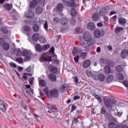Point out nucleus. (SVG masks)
<instances>
[{
  "label": "nucleus",
  "instance_id": "nucleus-50",
  "mask_svg": "<svg viewBox=\"0 0 128 128\" xmlns=\"http://www.w3.org/2000/svg\"><path fill=\"white\" fill-rule=\"evenodd\" d=\"M30 56L32 55H27L26 56H25L24 60V62H28V60H30L32 58L30 57Z\"/></svg>",
  "mask_w": 128,
  "mask_h": 128
},
{
  "label": "nucleus",
  "instance_id": "nucleus-53",
  "mask_svg": "<svg viewBox=\"0 0 128 128\" xmlns=\"http://www.w3.org/2000/svg\"><path fill=\"white\" fill-rule=\"evenodd\" d=\"M44 92L47 96H48V88L46 87L44 90Z\"/></svg>",
  "mask_w": 128,
  "mask_h": 128
},
{
  "label": "nucleus",
  "instance_id": "nucleus-19",
  "mask_svg": "<svg viewBox=\"0 0 128 128\" xmlns=\"http://www.w3.org/2000/svg\"><path fill=\"white\" fill-rule=\"evenodd\" d=\"M68 22V18H63L60 20V24H62L63 26H66Z\"/></svg>",
  "mask_w": 128,
  "mask_h": 128
},
{
  "label": "nucleus",
  "instance_id": "nucleus-44",
  "mask_svg": "<svg viewBox=\"0 0 128 128\" xmlns=\"http://www.w3.org/2000/svg\"><path fill=\"white\" fill-rule=\"evenodd\" d=\"M0 30L2 32H3V34H6L8 32V30L4 27L2 28H0Z\"/></svg>",
  "mask_w": 128,
  "mask_h": 128
},
{
  "label": "nucleus",
  "instance_id": "nucleus-11",
  "mask_svg": "<svg viewBox=\"0 0 128 128\" xmlns=\"http://www.w3.org/2000/svg\"><path fill=\"white\" fill-rule=\"evenodd\" d=\"M0 110L2 112H6V103L4 100L0 99Z\"/></svg>",
  "mask_w": 128,
  "mask_h": 128
},
{
  "label": "nucleus",
  "instance_id": "nucleus-2",
  "mask_svg": "<svg viewBox=\"0 0 128 128\" xmlns=\"http://www.w3.org/2000/svg\"><path fill=\"white\" fill-rule=\"evenodd\" d=\"M83 38L84 40L87 42V44H94L96 42L94 41V39L92 38L90 36V34L88 32H86L83 34Z\"/></svg>",
  "mask_w": 128,
  "mask_h": 128
},
{
  "label": "nucleus",
  "instance_id": "nucleus-60",
  "mask_svg": "<svg viewBox=\"0 0 128 128\" xmlns=\"http://www.w3.org/2000/svg\"><path fill=\"white\" fill-rule=\"evenodd\" d=\"M86 76H89L90 78V76H92V73L90 71H88L86 72Z\"/></svg>",
  "mask_w": 128,
  "mask_h": 128
},
{
  "label": "nucleus",
  "instance_id": "nucleus-12",
  "mask_svg": "<svg viewBox=\"0 0 128 128\" xmlns=\"http://www.w3.org/2000/svg\"><path fill=\"white\" fill-rule=\"evenodd\" d=\"M87 28L90 30H96V25L93 22H90L88 24Z\"/></svg>",
  "mask_w": 128,
  "mask_h": 128
},
{
  "label": "nucleus",
  "instance_id": "nucleus-36",
  "mask_svg": "<svg viewBox=\"0 0 128 128\" xmlns=\"http://www.w3.org/2000/svg\"><path fill=\"white\" fill-rule=\"evenodd\" d=\"M42 8L40 6L37 7V8H36V14H42Z\"/></svg>",
  "mask_w": 128,
  "mask_h": 128
},
{
  "label": "nucleus",
  "instance_id": "nucleus-4",
  "mask_svg": "<svg viewBox=\"0 0 128 128\" xmlns=\"http://www.w3.org/2000/svg\"><path fill=\"white\" fill-rule=\"evenodd\" d=\"M0 46H2L4 50H10V44L8 42H4V39L0 38Z\"/></svg>",
  "mask_w": 128,
  "mask_h": 128
},
{
  "label": "nucleus",
  "instance_id": "nucleus-3",
  "mask_svg": "<svg viewBox=\"0 0 128 128\" xmlns=\"http://www.w3.org/2000/svg\"><path fill=\"white\" fill-rule=\"evenodd\" d=\"M75 0H70L68 1V0H62V2L66 6L75 8V6H76V4Z\"/></svg>",
  "mask_w": 128,
  "mask_h": 128
},
{
  "label": "nucleus",
  "instance_id": "nucleus-17",
  "mask_svg": "<svg viewBox=\"0 0 128 128\" xmlns=\"http://www.w3.org/2000/svg\"><path fill=\"white\" fill-rule=\"evenodd\" d=\"M106 14H108V10L106 8L100 9V10L99 12V14L101 16H104Z\"/></svg>",
  "mask_w": 128,
  "mask_h": 128
},
{
  "label": "nucleus",
  "instance_id": "nucleus-21",
  "mask_svg": "<svg viewBox=\"0 0 128 128\" xmlns=\"http://www.w3.org/2000/svg\"><path fill=\"white\" fill-rule=\"evenodd\" d=\"M49 80L51 82H56V76L54 74H50Z\"/></svg>",
  "mask_w": 128,
  "mask_h": 128
},
{
  "label": "nucleus",
  "instance_id": "nucleus-39",
  "mask_svg": "<svg viewBox=\"0 0 128 128\" xmlns=\"http://www.w3.org/2000/svg\"><path fill=\"white\" fill-rule=\"evenodd\" d=\"M116 76L118 80H124V76L121 73H118L116 74Z\"/></svg>",
  "mask_w": 128,
  "mask_h": 128
},
{
  "label": "nucleus",
  "instance_id": "nucleus-9",
  "mask_svg": "<svg viewBox=\"0 0 128 128\" xmlns=\"http://www.w3.org/2000/svg\"><path fill=\"white\" fill-rule=\"evenodd\" d=\"M40 60L48 62V52H46L42 54V57L40 58Z\"/></svg>",
  "mask_w": 128,
  "mask_h": 128
},
{
  "label": "nucleus",
  "instance_id": "nucleus-54",
  "mask_svg": "<svg viewBox=\"0 0 128 128\" xmlns=\"http://www.w3.org/2000/svg\"><path fill=\"white\" fill-rule=\"evenodd\" d=\"M4 8L7 10H10V6L8 4H5L4 5Z\"/></svg>",
  "mask_w": 128,
  "mask_h": 128
},
{
  "label": "nucleus",
  "instance_id": "nucleus-22",
  "mask_svg": "<svg viewBox=\"0 0 128 128\" xmlns=\"http://www.w3.org/2000/svg\"><path fill=\"white\" fill-rule=\"evenodd\" d=\"M49 68H50L51 72H52L53 74H56V72H58V68L56 66H50Z\"/></svg>",
  "mask_w": 128,
  "mask_h": 128
},
{
  "label": "nucleus",
  "instance_id": "nucleus-1",
  "mask_svg": "<svg viewBox=\"0 0 128 128\" xmlns=\"http://www.w3.org/2000/svg\"><path fill=\"white\" fill-rule=\"evenodd\" d=\"M48 62H53L54 64H58L60 62L56 58V55L54 54V47H52L48 52Z\"/></svg>",
  "mask_w": 128,
  "mask_h": 128
},
{
  "label": "nucleus",
  "instance_id": "nucleus-56",
  "mask_svg": "<svg viewBox=\"0 0 128 128\" xmlns=\"http://www.w3.org/2000/svg\"><path fill=\"white\" fill-rule=\"evenodd\" d=\"M74 80L76 84H78V78L77 76H76L74 78Z\"/></svg>",
  "mask_w": 128,
  "mask_h": 128
},
{
  "label": "nucleus",
  "instance_id": "nucleus-47",
  "mask_svg": "<svg viewBox=\"0 0 128 128\" xmlns=\"http://www.w3.org/2000/svg\"><path fill=\"white\" fill-rule=\"evenodd\" d=\"M86 56H88V52H83L80 54V58L82 59L86 58Z\"/></svg>",
  "mask_w": 128,
  "mask_h": 128
},
{
  "label": "nucleus",
  "instance_id": "nucleus-10",
  "mask_svg": "<svg viewBox=\"0 0 128 128\" xmlns=\"http://www.w3.org/2000/svg\"><path fill=\"white\" fill-rule=\"evenodd\" d=\"M24 16L27 18H32L34 16V12L32 10L28 11L24 14Z\"/></svg>",
  "mask_w": 128,
  "mask_h": 128
},
{
  "label": "nucleus",
  "instance_id": "nucleus-59",
  "mask_svg": "<svg viewBox=\"0 0 128 128\" xmlns=\"http://www.w3.org/2000/svg\"><path fill=\"white\" fill-rule=\"evenodd\" d=\"M116 100L114 98H110V104H116Z\"/></svg>",
  "mask_w": 128,
  "mask_h": 128
},
{
  "label": "nucleus",
  "instance_id": "nucleus-27",
  "mask_svg": "<svg viewBox=\"0 0 128 128\" xmlns=\"http://www.w3.org/2000/svg\"><path fill=\"white\" fill-rule=\"evenodd\" d=\"M23 92L26 98H30V92H28V90H27L26 88H24L23 89Z\"/></svg>",
  "mask_w": 128,
  "mask_h": 128
},
{
  "label": "nucleus",
  "instance_id": "nucleus-58",
  "mask_svg": "<svg viewBox=\"0 0 128 128\" xmlns=\"http://www.w3.org/2000/svg\"><path fill=\"white\" fill-rule=\"evenodd\" d=\"M118 128H128V126L126 124H120L118 126Z\"/></svg>",
  "mask_w": 128,
  "mask_h": 128
},
{
  "label": "nucleus",
  "instance_id": "nucleus-31",
  "mask_svg": "<svg viewBox=\"0 0 128 128\" xmlns=\"http://www.w3.org/2000/svg\"><path fill=\"white\" fill-rule=\"evenodd\" d=\"M35 48L37 52H42V46L40 44H36Z\"/></svg>",
  "mask_w": 128,
  "mask_h": 128
},
{
  "label": "nucleus",
  "instance_id": "nucleus-42",
  "mask_svg": "<svg viewBox=\"0 0 128 128\" xmlns=\"http://www.w3.org/2000/svg\"><path fill=\"white\" fill-rule=\"evenodd\" d=\"M100 114H104V116H106V114H108V112L106 110L104 107H102L101 108Z\"/></svg>",
  "mask_w": 128,
  "mask_h": 128
},
{
  "label": "nucleus",
  "instance_id": "nucleus-5",
  "mask_svg": "<svg viewBox=\"0 0 128 128\" xmlns=\"http://www.w3.org/2000/svg\"><path fill=\"white\" fill-rule=\"evenodd\" d=\"M106 32L103 30H96L94 31V36L96 38H100V36H104Z\"/></svg>",
  "mask_w": 128,
  "mask_h": 128
},
{
  "label": "nucleus",
  "instance_id": "nucleus-46",
  "mask_svg": "<svg viewBox=\"0 0 128 128\" xmlns=\"http://www.w3.org/2000/svg\"><path fill=\"white\" fill-rule=\"evenodd\" d=\"M92 78L96 80H98V74L96 73H93L92 74Z\"/></svg>",
  "mask_w": 128,
  "mask_h": 128
},
{
  "label": "nucleus",
  "instance_id": "nucleus-14",
  "mask_svg": "<svg viewBox=\"0 0 128 128\" xmlns=\"http://www.w3.org/2000/svg\"><path fill=\"white\" fill-rule=\"evenodd\" d=\"M38 4V0H33L30 3V8H36Z\"/></svg>",
  "mask_w": 128,
  "mask_h": 128
},
{
  "label": "nucleus",
  "instance_id": "nucleus-38",
  "mask_svg": "<svg viewBox=\"0 0 128 128\" xmlns=\"http://www.w3.org/2000/svg\"><path fill=\"white\" fill-rule=\"evenodd\" d=\"M118 22L120 24H125L126 23V20L124 18H121L118 20Z\"/></svg>",
  "mask_w": 128,
  "mask_h": 128
},
{
  "label": "nucleus",
  "instance_id": "nucleus-49",
  "mask_svg": "<svg viewBox=\"0 0 128 128\" xmlns=\"http://www.w3.org/2000/svg\"><path fill=\"white\" fill-rule=\"evenodd\" d=\"M32 76V74L24 73V75L22 76V78H24V80H28V76Z\"/></svg>",
  "mask_w": 128,
  "mask_h": 128
},
{
  "label": "nucleus",
  "instance_id": "nucleus-18",
  "mask_svg": "<svg viewBox=\"0 0 128 128\" xmlns=\"http://www.w3.org/2000/svg\"><path fill=\"white\" fill-rule=\"evenodd\" d=\"M128 56V52L126 49L123 50L121 52V57L122 58H126Z\"/></svg>",
  "mask_w": 128,
  "mask_h": 128
},
{
  "label": "nucleus",
  "instance_id": "nucleus-26",
  "mask_svg": "<svg viewBox=\"0 0 128 128\" xmlns=\"http://www.w3.org/2000/svg\"><path fill=\"white\" fill-rule=\"evenodd\" d=\"M114 80V76L109 75L106 78V82L107 84H110V82H112Z\"/></svg>",
  "mask_w": 128,
  "mask_h": 128
},
{
  "label": "nucleus",
  "instance_id": "nucleus-63",
  "mask_svg": "<svg viewBox=\"0 0 128 128\" xmlns=\"http://www.w3.org/2000/svg\"><path fill=\"white\" fill-rule=\"evenodd\" d=\"M122 84H124L125 86H126V88H128V81L124 80V81L122 82Z\"/></svg>",
  "mask_w": 128,
  "mask_h": 128
},
{
  "label": "nucleus",
  "instance_id": "nucleus-28",
  "mask_svg": "<svg viewBox=\"0 0 128 128\" xmlns=\"http://www.w3.org/2000/svg\"><path fill=\"white\" fill-rule=\"evenodd\" d=\"M39 86H46V81L42 79H39Z\"/></svg>",
  "mask_w": 128,
  "mask_h": 128
},
{
  "label": "nucleus",
  "instance_id": "nucleus-61",
  "mask_svg": "<svg viewBox=\"0 0 128 128\" xmlns=\"http://www.w3.org/2000/svg\"><path fill=\"white\" fill-rule=\"evenodd\" d=\"M53 20L55 22H60V18H58V17H56L55 18H53Z\"/></svg>",
  "mask_w": 128,
  "mask_h": 128
},
{
  "label": "nucleus",
  "instance_id": "nucleus-37",
  "mask_svg": "<svg viewBox=\"0 0 128 128\" xmlns=\"http://www.w3.org/2000/svg\"><path fill=\"white\" fill-rule=\"evenodd\" d=\"M49 110H50L52 112H58V108H56L52 105H49Z\"/></svg>",
  "mask_w": 128,
  "mask_h": 128
},
{
  "label": "nucleus",
  "instance_id": "nucleus-16",
  "mask_svg": "<svg viewBox=\"0 0 128 128\" xmlns=\"http://www.w3.org/2000/svg\"><path fill=\"white\" fill-rule=\"evenodd\" d=\"M100 15L98 13H94L92 16V19L94 22L100 20Z\"/></svg>",
  "mask_w": 128,
  "mask_h": 128
},
{
  "label": "nucleus",
  "instance_id": "nucleus-24",
  "mask_svg": "<svg viewBox=\"0 0 128 128\" xmlns=\"http://www.w3.org/2000/svg\"><path fill=\"white\" fill-rule=\"evenodd\" d=\"M104 72L106 74H108L110 72V66H105Z\"/></svg>",
  "mask_w": 128,
  "mask_h": 128
},
{
  "label": "nucleus",
  "instance_id": "nucleus-23",
  "mask_svg": "<svg viewBox=\"0 0 128 128\" xmlns=\"http://www.w3.org/2000/svg\"><path fill=\"white\" fill-rule=\"evenodd\" d=\"M106 76L102 74H100L98 75V80L100 82H104Z\"/></svg>",
  "mask_w": 128,
  "mask_h": 128
},
{
  "label": "nucleus",
  "instance_id": "nucleus-52",
  "mask_svg": "<svg viewBox=\"0 0 128 128\" xmlns=\"http://www.w3.org/2000/svg\"><path fill=\"white\" fill-rule=\"evenodd\" d=\"M47 50H48V44L44 45L43 46H42V51H46Z\"/></svg>",
  "mask_w": 128,
  "mask_h": 128
},
{
  "label": "nucleus",
  "instance_id": "nucleus-20",
  "mask_svg": "<svg viewBox=\"0 0 128 128\" xmlns=\"http://www.w3.org/2000/svg\"><path fill=\"white\" fill-rule=\"evenodd\" d=\"M90 60H86L82 64V66L85 68H88L90 66Z\"/></svg>",
  "mask_w": 128,
  "mask_h": 128
},
{
  "label": "nucleus",
  "instance_id": "nucleus-48",
  "mask_svg": "<svg viewBox=\"0 0 128 128\" xmlns=\"http://www.w3.org/2000/svg\"><path fill=\"white\" fill-rule=\"evenodd\" d=\"M16 60L18 62V64H22V62H24V59L22 58H16Z\"/></svg>",
  "mask_w": 128,
  "mask_h": 128
},
{
  "label": "nucleus",
  "instance_id": "nucleus-25",
  "mask_svg": "<svg viewBox=\"0 0 128 128\" xmlns=\"http://www.w3.org/2000/svg\"><path fill=\"white\" fill-rule=\"evenodd\" d=\"M40 42L41 44H46L48 40L44 36H42L39 38Z\"/></svg>",
  "mask_w": 128,
  "mask_h": 128
},
{
  "label": "nucleus",
  "instance_id": "nucleus-41",
  "mask_svg": "<svg viewBox=\"0 0 128 128\" xmlns=\"http://www.w3.org/2000/svg\"><path fill=\"white\" fill-rule=\"evenodd\" d=\"M115 70L116 72H120L122 71V66L118 65L116 66Z\"/></svg>",
  "mask_w": 128,
  "mask_h": 128
},
{
  "label": "nucleus",
  "instance_id": "nucleus-55",
  "mask_svg": "<svg viewBox=\"0 0 128 128\" xmlns=\"http://www.w3.org/2000/svg\"><path fill=\"white\" fill-rule=\"evenodd\" d=\"M9 64L12 68H16V64L14 62H10Z\"/></svg>",
  "mask_w": 128,
  "mask_h": 128
},
{
  "label": "nucleus",
  "instance_id": "nucleus-64",
  "mask_svg": "<svg viewBox=\"0 0 128 128\" xmlns=\"http://www.w3.org/2000/svg\"><path fill=\"white\" fill-rule=\"evenodd\" d=\"M82 114V110H76V114H77L78 116H80V114Z\"/></svg>",
  "mask_w": 128,
  "mask_h": 128
},
{
  "label": "nucleus",
  "instance_id": "nucleus-29",
  "mask_svg": "<svg viewBox=\"0 0 128 128\" xmlns=\"http://www.w3.org/2000/svg\"><path fill=\"white\" fill-rule=\"evenodd\" d=\"M40 24H44V22H45L44 24V28L46 30H48V21H44V20H40L39 21Z\"/></svg>",
  "mask_w": 128,
  "mask_h": 128
},
{
  "label": "nucleus",
  "instance_id": "nucleus-57",
  "mask_svg": "<svg viewBox=\"0 0 128 128\" xmlns=\"http://www.w3.org/2000/svg\"><path fill=\"white\" fill-rule=\"evenodd\" d=\"M124 30V28L122 27H117L116 28V32H120V30Z\"/></svg>",
  "mask_w": 128,
  "mask_h": 128
},
{
  "label": "nucleus",
  "instance_id": "nucleus-33",
  "mask_svg": "<svg viewBox=\"0 0 128 128\" xmlns=\"http://www.w3.org/2000/svg\"><path fill=\"white\" fill-rule=\"evenodd\" d=\"M14 52H16V56H22V52L20 50V49H15Z\"/></svg>",
  "mask_w": 128,
  "mask_h": 128
},
{
  "label": "nucleus",
  "instance_id": "nucleus-43",
  "mask_svg": "<svg viewBox=\"0 0 128 128\" xmlns=\"http://www.w3.org/2000/svg\"><path fill=\"white\" fill-rule=\"evenodd\" d=\"M23 30L25 32H30V30H32V28L28 26H26L23 27Z\"/></svg>",
  "mask_w": 128,
  "mask_h": 128
},
{
  "label": "nucleus",
  "instance_id": "nucleus-40",
  "mask_svg": "<svg viewBox=\"0 0 128 128\" xmlns=\"http://www.w3.org/2000/svg\"><path fill=\"white\" fill-rule=\"evenodd\" d=\"M32 28L34 32H38L40 30V26L38 24H34Z\"/></svg>",
  "mask_w": 128,
  "mask_h": 128
},
{
  "label": "nucleus",
  "instance_id": "nucleus-15",
  "mask_svg": "<svg viewBox=\"0 0 128 128\" xmlns=\"http://www.w3.org/2000/svg\"><path fill=\"white\" fill-rule=\"evenodd\" d=\"M108 126L109 128H118V126L114 122H110L108 125Z\"/></svg>",
  "mask_w": 128,
  "mask_h": 128
},
{
  "label": "nucleus",
  "instance_id": "nucleus-32",
  "mask_svg": "<svg viewBox=\"0 0 128 128\" xmlns=\"http://www.w3.org/2000/svg\"><path fill=\"white\" fill-rule=\"evenodd\" d=\"M70 14L72 18H76V14H78V12L76 9L72 8L70 11Z\"/></svg>",
  "mask_w": 128,
  "mask_h": 128
},
{
  "label": "nucleus",
  "instance_id": "nucleus-13",
  "mask_svg": "<svg viewBox=\"0 0 128 128\" xmlns=\"http://www.w3.org/2000/svg\"><path fill=\"white\" fill-rule=\"evenodd\" d=\"M56 10V11L57 12H62V10H64V5L62 4V3L58 4L57 5Z\"/></svg>",
  "mask_w": 128,
  "mask_h": 128
},
{
  "label": "nucleus",
  "instance_id": "nucleus-34",
  "mask_svg": "<svg viewBox=\"0 0 128 128\" xmlns=\"http://www.w3.org/2000/svg\"><path fill=\"white\" fill-rule=\"evenodd\" d=\"M22 56H32V53L28 52V50H25L22 52Z\"/></svg>",
  "mask_w": 128,
  "mask_h": 128
},
{
  "label": "nucleus",
  "instance_id": "nucleus-30",
  "mask_svg": "<svg viewBox=\"0 0 128 128\" xmlns=\"http://www.w3.org/2000/svg\"><path fill=\"white\" fill-rule=\"evenodd\" d=\"M72 54L73 55V56H78V48H74L72 51Z\"/></svg>",
  "mask_w": 128,
  "mask_h": 128
},
{
  "label": "nucleus",
  "instance_id": "nucleus-8",
  "mask_svg": "<svg viewBox=\"0 0 128 128\" xmlns=\"http://www.w3.org/2000/svg\"><path fill=\"white\" fill-rule=\"evenodd\" d=\"M92 44H88V42H86V43L84 42H83L81 44L82 46L84 48V50L85 52H90V49H91L90 46H92Z\"/></svg>",
  "mask_w": 128,
  "mask_h": 128
},
{
  "label": "nucleus",
  "instance_id": "nucleus-51",
  "mask_svg": "<svg viewBox=\"0 0 128 128\" xmlns=\"http://www.w3.org/2000/svg\"><path fill=\"white\" fill-rule=\"evenodd\" d=\"M74 60L75 62H78L79 60H80V56L77 55V56H74Z\"/></svg>",
  "mask_w": 128,
  "mask_h": 128
},
{
  "label": "nucleus",
  "instance_id": "nucleus-62",
  "mask_svg": "<svg viewBox=\"0 0 128 128\" xmlns=\"http://www.w3.org/2000/svg\"><path fill=\"white\" fill-rule=\"evenodd\" d=\"M100 60L101 64H104L106 62V58H100Z\"/></svg>",
  "mask_w": 128,
  "mask_h": 128
},
{
  "label": "nucleus",
  "instance_id": "nucleus-7",
  "mask_svg": "<svg viewBox=\"0 0 128 128\" xmlns=\"http://www.w3.org/2000/svg\"><path fill=\"white\" fill-rule=\"evenodd\" d=\"M103 100L106 106V108H110V110H112V108H114V106L110 105V98L104 97Z\"/></svg>",
  "mask_w": 128,
  "mask_h": 128
},
{
  "label": "nucleus",
  "instance_id": "nucleus-45",
  "mask_svg": "<svg viewBox=\"0 0 128 128\" xmlns=\"http://www.w3.org/2000/svg\"><path fill=\"white\" fill-rule=\"evenodd\" d=\"M111 110H113V112H115V115H116V114H117V116H121L122 114V112H118V110L117 109H116V110L112 109Z\"/></svg>",
  "mask_w": 128,
  "mask_h": 128
},
{
  "label": "nucleus",
  "instance_id": "nucleus-6",
  "mask_svg": "<svg viewBox=\"0 0 128 128\" xmlns=\"http://www.w3.org/2000/svg\"><path fill=\"white\" fill-rule=\"evenodd\" d=\"M50 96L52 98H58L60 96V92H58V89L52 88L50 90Z\"/></svg>",
  "mask_w": 128,
  "mask_h": 128
},
{
  "label": "nucleus",
  "instance_id": "nucleus-35",
  "mask_svg": "<svg viewBox=\"0 0 128 128\" xmlns=\"http://www.w3.org/2000/svg\"><path fill=\"white\" fill-rule=\"evenodd\" d=\"M38 38H40V34H38V33H36L32 36V40L35 42L38 40Z\"/></svg>",
  "mask_w": 128,
  "mask_h": 128
}]
</instances>
